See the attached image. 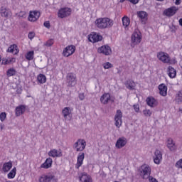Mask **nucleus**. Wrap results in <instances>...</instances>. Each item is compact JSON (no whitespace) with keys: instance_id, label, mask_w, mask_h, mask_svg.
<instances>
[{"instance_id":"obj_1","label":"nucleus","mask_w":182,"mask_h":182,"mask_svg":"<svg viewBox=\"0 0 182 182\" xmlns=\"http://www.w3.org/2000/svg\"><path fill=\"white\" fill-rule=\"evenodd\" d=\"M95 25L100 29H106V28L113 26V20L109 18H100L95 21Z\"/></svg>"},{"instance_id":"obj_2","label":"nucleus","mask_w":182,"mask_h":182,"mask_svg":"<svg viewBox=\"0 0 182 182\" xmlns=\"http://www.w3.org/2000/svg\"><path fill=\"white\" fill-rule=\"evenodd\" d=\"M38 181L39 182H58L56 173H55L54 171H50L46 174H43L39 177Z\"/></svg>"},{"instance_id":"obj_3","label":"nucleus","mask_w":182,"mask_h":182,"mask_svg":"<svg viewBox=\"0 0 182 182\" xmlns=\"http://www.w3.org/2000/svg\"><path fill=\"white\" fill-rule=\"evenodd\" d=\"M141 33L139 30H135L131 36V46L134 48L136 45H139L141 42Z\"/></svg>"},{"instance_id":"obj_4","label":"nucleus","mask_w":182,"mask_h":182,"mask_svg":"<svg viewBox=\"0 0 182 182\" xmlns=\"http://www.w3.org/2000/svg\"><path fill=\"white\" fill-rule=\"evenodd\" d=\"M139 173L144 180L147 179L151 174V168L147 164H144L139 168Z\"/></svg>"},{"instance_id":"obj_5","label":"nucleus","mask_w":182,"mask_h":182,"mask_svg":"<svg viewBox=\"0 0 182 182\" xmlns=\"http://www.w3.org/2000/svg\"><path fill=\"white\" fill-rule=\"evenodd\" d=\"M87 143L84 139H77L73 144V147L75 151H83L86 149Z\"/></svg>"},{"instance_id":"obj_6","label":"nucleus","mask_w":182,"mask_h":182,"mask_svg":"<svg viewBox=\"0 0 182 182\" xmlns=\"http://www.w3.org/2000/svg\"><path fill=\"white\" fill-rule=\"evenodd\" d=\"M70 15H72V9L69 7H63L58 11V16L61 19L68 18V16H70Z\"/></svg>"},{"instance_id":"obj_7","label":"nucleus","mask_w":182,"mask_h":182,"mask_svg":"<svg viewBox=\"0 0 182 182\" xmlns=\"http://www.w3.org/2000/svg\"><path fill=\"white\" fill-rule=\"evenodd\" d=\"M73 112V108L70 107H65L62 109V114L64 120L69 122L72 119V112Z\"/></svg>"},{"instance_id":"obj_8","label":"nucleus","mask_w":182,"mask_h":182,"mask_svg":"<svg viewBox=\"0 0 182 182\" xmlns=\"http://www.w3.org/2000/svg\"><path fill=\"white\" fill-rule=\"evenodd\" d=\"M76 50V47L73 45H70L65 47L63 51V55L65 58H69V56H72L75 53Z\"/></svg>"},{"instance_id":"obj_9","label":"nucleus","mask_w":182,"mask_h":182,"mask_svg":"<svg viewBox=\"0 0 182 182\" xmlns=\"http://www.w3.org/2000/svg\"><path fill=\"white\" fill-rule=\"evenodd\" d=\"M89 42H91L92 43H96L97 42H100L102 41V37L100 36V34L92 32L90 35L87 36Z\"/></svg>"},{"instance_id":"obj_10","label":"nucleus","mask_w":182,"mask_h":182,"mask_svg":"<svg viewBox=\"0 0 182 182\" xmlns=\"http://www.w3.org/2000/svg\"><path fill=\"white\" fill-rule=\"evenodd\" d=\"M153 160H154V163L155 164H160V163H161V161L163 160V154H161V151L159 149H156L154 153V156H153Z\"/></svg>"},{"instance_id":"obj_11","label":"nucleus","mask_w":182,"mask_h":182,"mask_svg":"<svg viewBox=\"0 0 182 182\" xmlns=\"http://www.w3.org/2000/svg\"><path fill=\"white\" fill-rule=\"evenodd\" d=\"M157 58L163 63H168L170 62V55L165 52H159L157 53Z\"/></svg>"},{"instance_id":"obj_12","label":"nucleus","mask_w":182,"mask_h":182,"mask_svg":"<svg viewBox=\"0 0 182 182\" xmlns=\"http://www.w3.org/2000/svg\"><path fill=\"white\" fill-rule=\"evenodd\" d=\"M126 144H127V138L121 136L117 140V142L115 143V147L119 149H123Z\"/></svg>"},{"instance_id":"obj_13","label":"nucleus","mask_w":182,"mask_h":182,"mask_svg":"<svg viewBox=\"0 0 182 182\" xmlns=\"http://www.w3.org/2000/svg\"><path fill=\"white\" fill-rule=\"evenodd\" d=\"M177 11H178V7L173 6L164 10V15L169 17L173 16V15H176V14L177 13Z\"/></svg>"},{"instance_id":"obj_14","label":"nucleus","mask_w":182,"mask_h":182,"mask_svg":"<svg viewBox=\"0 0 182 182\" xmlns=\"http://www.w3.org/2000/svg\"><path fill=\"white\" fill-rule=\"evenodd\" d=\"M41 16V13L38 11H30L28 19L30 22H36Z\"/></svg>"},{"instance_id":"obj_15","label":"nucleus","mask_w":182,"mask_h":182,"mask_svg":"<svg viewBox=\"0 0 182 182\" xmlns=\"http://www.w3.org/2000/svg\"><path fill=\"white\" fill-rule=\"evenodd\" d=\"M98 53H102L106 56H109V55L112 54V48L109 46H102L100 47L97 50Z\"/></svg>"},{"instance_id":"obj_16","label":"nucleus","mask_w":182,"mask_h":182,"mask_svg":"<svg viewBox=\"0 0 182 182\" xmlns=\"http://www.w3.org/2000/svg\"><path fill=\"white\" fill-rule=\"evenodd\" d=\"M67 82L69 86H75L77 83V80H76V75L73 73H69L67 75Z\"/></svg>"},{"instance_id":"obj_17","label":"nucleus","mask_w":182,"mask_h":182,"mask_svg":"<svg viewBox=\"0 0 182 182\" xmlns=\"http://www.w3.org/2000/svg\"><path fill=\"white\" fill-rule=\"evenodd\" d=\"M49 157H53V159H56L58 157H62V150L53 149L49 151L48 152Z\"/></svg>"},{"instance_id":"obj_18","label":"nucleus","mask_w":182,"mask_h":182,"mask_svg":"<svg viewBox=\"0 0 182 182\" xmlns=\"http://www.w3.org/2000/svg\"><path fill=\"white\" fill-rule=\"evenodd\" d=\"M122 111L118 109L114 116L115 126L118 128L120 127V126H122Z\"/></svg>"},{"instance_id":"obj_19","label":"nucleus","mask_w":182,"mask_h":182,"mask_svg":"<svg viewBox=\"0 0 182 182\" xmlns=\"http://www.w3.org/2000/svg\"><path fill=\"white\" fill-rule=\"evenodd\" d=\"M166 146L170 151H176L177 150V146L176 142L171 138H168L166 141Z\"/></svg>"},{"instance_id":"obj_20","label":"nucleus","mask_w":182,"mask_h":182,"mask_svg":"<svg viewBox=\"0 0 182 182\" xmlns=\"http://www.w3.org/2000/svg\"><path fill=\"white\" fill-rule=\"evenodd\" d=\"M83 160H85V153L80 152L77 157V163L75 164V168H79L83 164Z\"/></svg>"},{"instance_id":"obj_21","label":"nucleus","mask_w":182,"mask_h":182,"mask_svg":"<svg viewBox=\"0 0 182 182\" xmlns=\"http://www.w3.org/2000/svg\"><path fill=\"white\" fill-rule=\"evenodd\" d=\"M158 89L159 90V95L161 96H163L164 97H166V96H167V85H166V84L162 83L161 85H159Z\"/></svg>"},{"instance_id":"obj_22","label":"nucleus","mask_w":182,"mask_h":182,"mask_svg":"<svg viewBox=\"0 0 182 182\" xmlns=\"http://www.w3.org/2000/svg\"><path fill=\"white\" fill-rule=\"evenodd\" d=\"M25 112H26V107L25 105H19L16 107L15 113L17 117L23 114Z\"/></svg>"},{"instance_id":"obj_23","label":"nucleus","mask_w":182,"mask_h":182,"mask_svg":"<svg viewBox=\"0 0 182 182\" xmlns=\"http://www.w3.org/2000/svg\"><path fill=\"white\" fill-rule=\"evenodd\" d=\"M80 182H93L90 175L82 173L80 176H79Z\"/></svg>"},{"instance_id":"obj_24","label":"nucleus","mask_w":182,"mask_h":182,"mask_svg":"<svg viewBox=\"0 0 182 182\" xmlns=\"http://www.w3.org/2000/svg\"><path fill=\"white\" fill-rule=\"evenodd\" d=\"M122 22L125 31H129V26H130V18L127 16H124L122 18Z\"/></svg>"},{"instance_id":"obj_25","label":"nucleus","mask_w":182,"mask_h":182,"mask_svg":"<svg viewBox=\"0 0 182 182\" xmlns=\"http://www.w3.org/2000/svg\"><path fill=\"white\" fill-rule=\"evenodd\" d=\"M53 163V161L51 159V158H48L43 164L41 165V168H50L52 167V164Z\"/></svg>"},{"instance_id":"obj_26","label":"nucleus","mask_w":182,"mask_h":182,"mask_svg":"<svg viewBox=\"0 0 182 182\" xmlns=\"http://www.w3.org/2000/svg\"><path fill=\"white\" fill-rule=\"evenodd\" d=\"M12 161H9L8 162H5L2 166V171H4V173H8L11 171V168H12Z\"/></svg>"},{"instance_id":"obj_27","label":"nucleus","mask_w":182,"mask_h":182,"mask_svg":"<svg viewBox=\"0 0 182 182\" xmlns=\"http://www.w3.org/2000/svg\"><path fill=\"white\" fill-rule=\"evenodd\" d=\"M146 103L150 107H156L159 102L153 97H149L146 99Z\"/></svg>"},{"instance_id":"obj_28","label":"nucleus","mask_w":182,"mask_h":182,"mask_svg":"<svg viewBox=\"0 0 182 182\" xmlns=\"http://www.w3.org/2000/svg\"><path fill=\"white\" fill-rule=\"evenodd\" d=\"M100 102L102 105H107L109 102H110V94L109 93H105L100 97Z\"/></svg>"},{"instance_id":"obj_29","label":"nucleus","mask_w":182,"mask_h":182,"mask_svg":"<svg viewBox=\"0 0 182 182\" xmlns=\"http://www.w3.org/2000/svg\"><path fill=\"white\" fill-rule=\"evenodd\" d=\"M177 75V72L176 71V69L174 68L169 66L168 68V75L171 79H174Z\"/></svg>"},{"instance_id":"obj_30","label":"nucleus","mask_w":182,"mask_h":182,"mask_svg":"<svg viewBox=\"0 0 182 182\" xmlns=\"http://www.w3.org/2000/svg\"><path fill=\"white\" fill-rule=\"evenodd\" d=\"M8 52H10V53H13L14 55H16L19 53V50H18V46L15 44H13L9 46L8 48Z\"/></svg>"},{"instance_id":"obj_31","label":"nucleus","mask_w":182,"mask_h":182,"mask_svg":"<svg viewBox=\"0 0 182 182\" xmlns=\"http://www.w3.org/2000/svg\"><path fill=\"white\" fill-rule=\"evenodd\" d=\"M136 15L139 19H141V21H146L147 20V12L140 11H137Z\"/></svg>"},{"instance_id":"obj_32","label":"nucleus","mask_w":182,"mask_h":182,"mask_svg":"<svg viewBox=\"0 0 182 182\" xmlns=\"http://www.w3.org/2000/svg\"><path fill=\"white\" fill-rule=\"evenodd\" d=\"M37 81L40 85H43V83H46V76L43 74H39L37 76Z\"/></svg>"},{"instance_id":"obj_33","label":"nucleus","mask_w":182,"mask_h":182,"mask_svg":"<svg viewBox=\"0 0 182 182\" xmlns=\"http://www.w3.org/2000/svg\"><path fill=\"white\" fill-rule=\"evenodd\" d=\"M125 86L129 90H133L134 89L136 84L133 82V80H129L125 82Z\"/></svg>"},{"instance_id":"obj_34","label":"nucleus","mask_w":182,"mask_h":182,"mask_svg":"<svg viewBox=\"0 0 182 182\" xmlns=\"http://www.w3.org/2000/svg\"><path fill=\"white\" fill-rule=\"evenodd\" d=\"M16 176V167H14L12 170L10 171V172L8 173L7 177L10 180L12 178H15V176Z\"/></svg>"},{"instance_id":"obj_35","label":"nucleus","mask_w":182,"mask_h":182,"mask_svg":"<svg viewBox=\"0 0 182 182\" xmlns=\"http://www.w3.org/2000/svg\"><path fill=\"white\" fill-rule=\"evenodd\" d=\"M1 16H4V18H6L11 15V11L6 9H1L0 12Z\"/></svg>"},{"instance_id":"obj_36","label":"nucleus","mask_w":182,"mask_h":182,"mask_svg":"<svg viewBox=\"0 0 182 182\" xmlns=\"http://www.w3.org/2000/svg\"><path fill=\"white\" fill-rule=\"evenodd\" d=\"M175 102H177V103H181L182 102V91L178 92L176 93V97H175Z\"/></svg>"},{"instance_id":"obj_37","label":"nucleus","mask_w":182,"mask_h":182,"mask_svg":"<svg viewBox=\"0 0 182 182\" xmlns=\"http://www.w3.org/2000/svg\"><path fill=\"white\" fill-rule=\"evenodd\" d=\"M34 55H35V52L28 51L26 54V59H27V60H33Z\"/></svg>"},{"instance_id":"obj_38","label":"nucleus","mask_w":182,"mask_h":182,"mask_svg":"<svg viewBox=\"0 0 182 182\" xmlns=\"http://www.w3.org/2000/svg\"><path fill=\"white\" fill-rule=\"evenodd\" d=\"M143 114L145 117H151V114H153V111L149 109H145L143 110Z\"/></svg>"},{"instance_id":"obj_39","label":"nucleus","mask_w":182,"mask_h":182,"mask_svg":"<svg viewBox=\"0 0 182 182\" xmlns=\"http://www.w3.org/2000/svg\"><path fill=\"white\" fill-rule=\"evenodd\" d=\"M7 76L11 77V76H15V75H16V70H15V68H9L7 70Z\"/></svg>"},{"instance_id":"obj_40","label":"nucleus","mask_w":182,"mask_h":182,"mask_svg":"<svg viewBox=\"0 0 182 182\" xmlns=\"http://www.w3.org/2000/svg\"><path fill=\"white\" fill-rule=\"evenodd\" d=\"M104 69H112L113 68V64L109 62H106L102 64Z\"/></svg>"},{"instance_id":"obj_41","label":"nucleus","mask_w":182,"mask_h":182,"mask_svg":"<svg viewBox=\"0 0 182 182\" xmlns=\"http://www.w3.org/2000/svg\"><path fill=\"white\" fill-rule=\"evenodd\" d=\"M54 41L53 39H49L44 43V46H47V48H49L53 45Z\"/></svg>"},{"instance_id":"obj_42","label":"nucleus","mask_w":182,"mask_h":182,"mask_svg":"<svg viewBox=\"0 0 182 182\" xmlns=\"http://www.w3.org/2000/svg\"><path fill=\"white\" fill-rule=\"evenodd\" d=\"M168 63H169V65H176V63H177V59L176 58H171L169 57V61Z\"/></svg>"},{"instance_id":"obj_43","label":"nucleus","mask_w":182,"mask_h":182,"mask_svg":"<svg viewBox=\"0 0 182 182\" xmlns=\"http://www.w3.org/2000/svg\"><path fill=\"white\" fill-rule=\"evenodd\" d=\"M6 119V113L1 112L0 114V120L1 122H4Z\"/></svg>"},{"instance_id":"obj_44","label":"nucleus","mask_w":182,"mask_h":182,"mask_svg":"<svg viewBox=\"0 0 182 182\" xmlns=\"http://www.w3.org/2000/svg\"><path fill=\"white\" fill-rule=\"evenodd\" d=\"M1 65H9V58H3L1 59Z\"/></svg>"},{"instance_id":"obj_45","label":"nucleus","mask_w":182,"mask_h":182,"mask_svg":"<svg viewBox=\"0 0 182 182\" xmlns=\"http://www.w3.org/2000/svg\"><path fill=\"white\" fill-rule=\"evenodd\" d=\"M176 167H177L178 168H182V159H179L176 162Z\"/></svg>"},{"instance_id":"obj_46","label":"nucleus","mask_w":182,"mask_h":182,"mask_svg":"<svg viewBox=\"0 0 182 182\" xmlns=\"http://www.w3.org/2000/svg\"><path fill=\"white\" fill-rule=\"evenodd\" d=\"M28 38L31 39V41H32V39H33L35 38V32L31 31L28 33Z\"/></svg>"},{"instance_id":"obj_47","label":"nucleus","mask_w":182,"mask_h":182,"mask_svg":"<svg viewBox=\"0 0 182 182\" xmlns=\"http://www.w3.org/2000/svg\"><path fill=\"white\" fill-rule=\"evenodd\" d=\"M134 109L135 112H136V113H139V111L140 110V107H139V105H134Z\"/></svg>"},{"instance_id":"obj_48","label":"nucleus","mask_w":182,"mask_h":182,"mask_svg":"<svg viewBox=\"0 0 182 182\" xmlns=\"http://www.w3.org/2000/svg\"><path fill=\"white\" fill-rule=\"evenodd\" d=\"M129 2L133 4V5H136L138 2H140V0H128Z\"/></svg>"},{"instance_id":"obj_49","label":"nucleus","mask_w":182,"mask_h":182,"mask_svg":"<svg viewBox=\"0 0 182 182\" xmlns=\"http://www.w3.org/2000/svg\"><path fill=\"white\" fill-rule=\"evenodd\" d=\"M44 26L48 29H49V28H50V23H49V21H45Z\"/></svg>"},{"instance_id":"obj_50","label":"nucleus","mask_w":182,"mask_h":182,"mask_svg":"<svg viewBox=\"0 0 182 182\" xmlns=\"http://www.w3.org/2000/svg\"><path fill=\"white\" fill-rule=\"evenodd\" d=\"M16 60L15 59V58H9V64L15 63Z\"/></svg>"},{"instance_id":"obj_51","label":"nucleus","mask_w":182,"mask_h":182,"mask_svg":"<svg viewBox=\"0 0 182 182\" xmlns=\"http://www.w3.org/2000/svg\"><path fill=\"white\" fill-rule=\"evenodd\" d=\"M16 92L21 95V93H22V87H17Z\"/></svg>"},{"instance_id":"obj_52","label":"nucleus","mask_w":182,"mask_h":182,"mask_svg":"<svg viewBox=\"0 0 182 182\" xmlns=\"http://www.w3.org/2000/svg\"><path fill=\"white\" fill-rule=\"evenodd\" d=\"M79 99L81 100H85V94L84 93H80L79 94Z\"/></svg>"},{"instance_id":"obj_53","label":"nucleus","mask_w":182,"mask_h":182,"mask_svg":"<svg viewBox=\"0 0 182 182\" xmlns=\"http://www.w3.org/2000/svg\"><path fill=\"white\" fill-rule=\"evenodd\" d=\"M175 5H180L181 0H173Z\"/></svg>"},{"instance_id":"obj_54","label":"nucleus","mask_w":182,"mask_h":182,"mask_svg":"<svg viewBox=\"0 0 182 182\" xmlns=\"http://www.w3.org/2000/svg\"><path fill=\"white\" fill-rule=\"evenodd\" d=\"M5 127V125L4 124H0V129H1V130H4V128Z\"/></svg>"},{"instance_id":"obj_55","label":"nucleus","mask_w":182,"mask_h":182,"mask_svg":"<svg viewBox=\"0 0 182 182\" xmlns=\"http://www.w3.org/2000/svg\"><path fill=\"white\" fill-rule=\"evenodd\" d=\"M179 25H181V26H182V18L179 19Z\"/></svg>"},{"instance_id":"obj_56","label":"nucleus","mask_w":182,"mask_h":182,"mask_svg":"<svg viewBox=\"0 0 182 182\" xmlns=\"http://www.w3.org/2000/svg\"><path fill=\"white\" fill-rule=\"evenodd\" d=\"M179 112H181V113H182V107L179 109Z\"/></svg>"},{"instance_id":"obj_57","label":"nucleus","mask_w":182,"mask_h":182,"mask_svg":"<svg viewBox=\"0 0 182 182\" xmlns=\"http://www.w3.org/2000/svg\"><path fill=\"white\" fill-rule=\"evenodd\" d=\"M2 60V56L0 55V62Z\"/></svg>"},{"instance_id":"obj_58","label":"nucleus","mask_w":182,"mask_h":182,"mask_svg":"<svg viewBox=\"0 0 182 182\" xmlns=\"http://www.w3.org/2000/svg\"><path fill=\"white\" fill-rule=\"evenodd\" d=\"M156 1H159V2H163V1L164 0H156Z\"/></svg>"}]
</instances>
